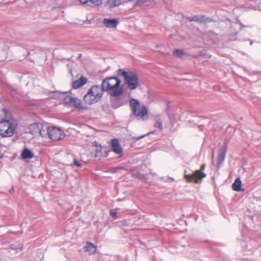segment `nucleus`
Here are the masks:
<instances>
[{"instance_id":"f257e3e1","label":"nucleus","mask_w":261,"mask_h":261,"mask_svg":"<svg viewBox=\"0 0 261 261\" xmlns=\"http://www.w3.org/2000/svg\"><path fill=\"white\" fill-rule=\"evenodd\" d=\"M118 76H122L124 77V83L126 84L127 88L133 90L136 89L139 85V77L138 74L132 71H126L123 69L118 70Z\"/></svg>"},{"instance_id":"f03ea898","label":"nucleus","mask_w":261,"mask_h":261,"mask_svg":"<svg viewBox=\"0 0 261 261\" xmlns=\"http://www.w3.org/2000/svg\"><path fill=\"white\" fill-rule=\"evenodd\" d=\"M103 92L99 86L94 85L88 90L83 97V101L86 105H92L98 102L101 98Z\"/></svg>"},{"instance_id":"7ed1b4c3","label":"nucleus","mask_w":261,"mask_h":261,"mask_svg":"<svg viewBox=\"0 0 261 261\" xmlns=\"http://www.w3.org/2000/svg\"><path fill=\"white\" fill-rule=\"evenodd\" d=\"M129 105L133 114L138 119L145 120V117L147 118V109L145 105H141L139 100L132 98L130 100Z\"/></svg>"},{"instance_id":"20e7f679","label":"nucleus","mask_w":261,"mask_h":261,"mask_svg":"<svg viewBox=\"0 0 261 261\" xmlns=\"http://www.w3.org/2000/svg\"><path fill=\"white\" fill-rule=\"evenodd\" d=\"M16 123L13 120H4L0 122V135L3 137H11L15 132Z\"/></svg>"},{"instance_id":"39448f33","label":"nucleus","mask_w":261,"mask_h":261,"mask_svg":"<svg viewBox=\"0 0 261 261\" xmlns=\"http://www.w3.org/2000/svg\"><path fill=\"white\" fill-rule=\"evenodd\" d=\"M121 80H118L115 82V85L109 84L108 86L104 87V89L101 88L102 92H107L110 96H119L123 93V88L121 86Z\"/></svg>"},{"instance_id":"423d86ee","label":"nucleus","mask_w":261,"mask_h":261,"mask_svg":"<svg viewBox=\"0 0 261 261\" xmlns=\"http://www.w3.org/2000/svg\"><path fill=\"white\" fill-rule=\"evenodd\" d=\"M47 133L49 138L54 141L62 140L65 137L64 131L59 127L49 126L47 128Z\"/></svg>"},{"instance_id":"0eeeda50","label":"nucleus","mask_w":261,"mask_h":261,"mask_svg":"<svg viewBox=\"0 0 261 261\" xmlns=\"http://www.w3.org/2000/svg\"><path fill=\"white\" fill-rule=\"evenodd\" d=\"M228 144V141L225 140L222 145L219 148L217 159V167L218 168L221 167L223 165L227 151Z\"/></svg>"},{"instance_id":"6e6552de","label":"nucleus","mask_w":261,"mask_h":261,"mask_svg":"<svg viewBox=\"0 0 261 261\" xmlns=\"http://www.w3.org/2000/svg\"><path fill=\"white\" fill-rule=\"evenodd\" d=\"M110 102L111 106L114 109H117L127 103V101L123 94L119 96H111Z\"/></svg>"},{"instance_id":"1a4fd4ad","label":"nucleus","mask_w":261,"mask_h":261,"mask_svg":"<svg viewBox=\"0 0 261 261\" xmlns=\"http://www.w3.org/2000/svg\"><path fill=\"white\" fill-rule=\"evenodd\" d=\"M187 19L189 21L198 22L200 23H207L214 21L212 18L203 15L189 16Z\"/></svg>"},{"instance_id":"9d476101","label":"nucleus","mask_w":261,"mask_h":261,"mask_svg":"<svg viewBox=\"0 0 261 261\" xmlns=\"http://www.w3.org/2000/svg\"><path fill=\"white\" fill-rule=\"evenodd\" d=\"M205 165L202 164L200 170L195 171L193 174L185 175L186 179H202L205 177L206 174L203 172Z\"/></svg>"},{"instance_id":"9b49d317","label":"nucleus","mask_w":261,"mask_h":261,"mask_svg":"<svg viewBox=\"0 0 261 261\" xmlns=\"http://www.w3.org/2000/svg\"><path fill=\"white\" fill-rule=\"evenodd\" d=\"M86 105L83 103L81 99L77 97H73L71 106L77 110L86 111L88 109V107Z\"/></svg>"},{"instance_id":"f8f14e48","label":"nucleus","mask_w":261,"mask_h":261,"mask_svg":"<svg viewBox=\"0 0 261 261\" xmlns=\"http://www.w3.org/2000/svg\"><path fill=\"white\" fill-rule=\"evenodd\" d=\"M119 22L116 18H104L103 20V24L105 27L107 28L113 29L116 28L118 25Z\"/></svg>"},{"instance_id":"ddd939ff","label":"nucleus","mask_w":261,"mask_h":261,"mask_svg":"<svg viewBox=\"0 0 261 261\" xmlns=\"http://www.w3.org/2000/svg\"><path fill=\"white\" fill-rule=\"evenodd\" d=\"M118 80L120 79L117 76L106 77L102 80L100 88H102V89H104V87L108 86L109 84H110L111 85H115V82H116Z\"/></svg>"},{"instance_id":"4468645a","label":"nucleus","mask_w":261,"mask_h":261,"mask_svg":"<svg viewBox=\"0 0 261 261\" xmlns=\"http://www.w3.org/2000/svg\"><path fill=\"white\" fill-rule=\"evenodd\" d=\"M88 79L87 77L81 76L79 79L74 81L72 84V87L73 89H76L83 86L87 83Z\"/></svg>"},{"instance_id":"2eb2a0df","label":"nucleus","mask_w":261,"mask_h":261,"mask_svg":"<svg viewBox=\"0 0 261 261\" xmlns=\"http://www.w3.org/2000/svg\"><path fill=\"white\" fill-rule=\"evenodd\" d=\"M43 126L42 123L40 122H35L31 124L29 126V130L32 134H36L38 131H40V129H42Z\"/></svg>"},{"instance_id":"dca6fc26","label":"nucleus","mask_w":261,"mask_h":261,"mask_svg":"<svg viewBox=\"0 0 261 261\" xmlns=\"http://www.w3.org/2000/svg\"><path fill=\"white\" fill-rule=\"evenodd\" d=\"M111 147L113 151L116 154L122 153V148L119 145V141L117 139H113L111 140Z\"/></svg>"},{"instance_id":"f3484780","label":"nucleus","mask_w":261,"mask_h":261,"mask_svg":"<svg viewBox=\"0 0 261 261\" xmlns=\"http://www.w3.org/2000/svg\"><path fill=\"white\" fill-rule=\"evenodd\" d=\"M34 156V152L28 148H24L21 152V158L23 160L31 159Z\"/></svg>"},{"instance_id":"a211bd4d","label":"nucleus","mask_w":261,"mask_h":261,"mask_svg":"<svg viewBox=\"0 0 261 261\" xmlns=\"http://www.w3.org/2000/svg\"><path fill=\"white\" fill-rule=\"evenodd\" d=\"M84 248L85 251L89 252L91 254H94L96 251V247L91 242H87Z\"/></svg>"},{"instance_id":"6ab92c4d","label":"nucleus","mask_w":261,"mask_h":261,"mask_svg":"<svg viewBox=\"0 0 261 261\" xmlns=\"http://www.w3.org/2000/svg\"><path fill=\"white\" fill-rule=\"evenodd\" d=\"M232 189L237 192L244 191V189L242 188V180H234L232 185Z\"/></svg>"},{"instance_id":"aec40b11","label":"nucleus","mask_w":261,"mask_h":261,"mask_svg":"<svg viewBox=\"0 0 261 261\" xmlns=\"http://www.w3.org/2000/svg\"><path fill=\"white\" fill-rule=\"evenodd\" d=\"M173 55L176 57H178L179 58H183L184 57H185L186 55H188L182 49H176L174 50V51L173 53Z\"/></svg>"},{"instance_id":"412c9836","label":"nucleus","mask_w":261,"mask_h":261,"mask_svg":"<svg viewBox=\"0 0 261 261\" xmlns=\"http://www.w3.org/2000/svg\"><path fill=\"white\" fill-rule=\"evenodd\" d=\"M106 4L107 6L114 8L119 6L121 4V2L120 0H108Z\"/></svg>"},{"instance_id":"4be33fe9","label":"nucleus","mask_w":261,"mask_h":261,"mask_svg":"<svg viewBox=\"0 0 261 261\" xmlns=\"http://www.w3.org/2000/svg\"><path fill=\"white\" fill-rule=\"evenodd\" d=\"M188 252H185V255L187 257H193L195 256L196 252L193 250V248L189 246L188 248Z\"/></svg>"},{"instance_id":"5701e85b","label":"nucleus","mask_w":261,"mask_h":261,"mask_svg":"<svg viewBox=\"0 0 261 261\" xmlns=\"http://www.w3.org/2000/svg\"><path fill=\"white\" fill-rule=\"evenodd\" d=\"M73 98V97L70 96H66L63 98V100L64 103L71 106Z\"/></svg>"},{"instance_id":"b1692460","label":"nucleus","mask_w":261,"mask_h":261,"mask_svg":"<svg viewBox=\"0 0 261 261\" xmlns=\"http://www.w3.org/2000/svg\"><path fill=\"white\" fill-rule=\"evenodd\" d=\"M118 210H119V208H116V209H113L110 210V215L113 218L115 219H117L118 218L117 215V211Z\"/></svg>"},{"instance_id":"393cba45","label":"nucleus","mask_w":261,"mask_h":261,"mask_svg":"<svg viewBox=\"0 0 261 261\" xmlns=\"http://www.w3.org/2000/svg\"><path fill=\"white\" fill-rule=\"evenodd\" d=\"M102 2V0H88V3H90L95 6L101 5Z\"/></svg>"},{"instance_id":"a878e982","label":"nucleus","mask_w":261,"mask_h":261,"mask_svg":"<svg viewBox=\"0 0 261 261\" xmlns=\"http://www.w3.org/2000/svg\"><path fill=\"white\" fill-rule=\"evenodd\" d=\"M95 146V151L98 153L101 152L102 146L100 144H98L96 142H94Z\"/></svg>"},{"instance_id":"bb28decb","label":"nucleus","mask_w":261,"mask_h":261,"mask_svg":"<svg viewBox=\"0 0 261 261\" xmlns=\"http://www.w3.org/2000/svg\"><path fill=\"white\" fill-rule=\"evenodd\" d=\"M154 126L155 128H159L160 130H162L163 126L160 120H157L154 124Z\"/></svg>"},{"instance_id":"cd10ccee","label":"nucleus","mask_w":261,"mask_h":261,"mask_svg":"<svg viewBox=\"0 0 261 261\" xmlns=\"http://www.w3.org/2000/svg\"><path fill=\"white\" fill-rule=\"evenodd\" d=\"M237 39V33L230 34L228 36V39L229 41H235Z\"/></svg>"},{"instance_id":"c85d7f7f","label":"nucleus","mask_w":261,"mask_h":261,"mask_svg":"<svg viewBox=\"0 0 261 261\" xmlns=\"http://www.w3.org/2000/svg\"><path fill=\"white\" fill-rule=\"evenodd\" d=\"M154 132H155V130L152 131V132H150L147 133L146 135H142V136H139V137H134V139H135V140L137 141V140H139L143 138L144 137L146 136V135H149L150 134L154 133Z\"/></svg>"},{"instance_id":"c756f323","label":"nucleus","mask_w":261,"mask_h":261,"mask_svg":"<svg viewBox=\"0 0 261 261\" xmlns=\"http://www.w3.org/2000/svg\"><path fill=\"white\" fill-rule=\"evenodd\" d=\"M166 112H169L170 111V100H167L166 102Z\"/></svg>"},{"instance_id":"7c9ffc66","label":"nucleus","mask_w":261,"mask_h":261,"mask_svg":"<svg viewBox=\"0 0 261 261\" xmlns=\"http://www.w3.org/2000/svg\"><path fill=\"white\" fill-rule=\"evenodd\" d=\"M40 136H41L42 137H44L45 136V130L43 129V128L42 129H40V131H38V133Z\"/></svg>"},{"instance_id":"2f4dec72","label":"nucleus","mask_w":261,"mask_h":261,"mask_svg":"<svg viewBox=\"0 0 261 261\" xmlns=\"http://www.w3.org/2000/svg\"><path fill=\"white\" fill-rule=\"evenodd\" d=\"M74 165L78 167H82V164L75 159L74 160Z\"/></svg>"},{"instance_id":"473e14b6","label":"nucleus","mask_w":261,"mask_h":261,"mask_svg":"<svg viewBox=\"0 0 261 261\" xmlns=\"http://www.w3.org/2000/svg\"><path fill=\"white\" fill-rule=\"evenodd\" d=\"M110 151L109 150H106L105 151V154L103 155V156L107 157L109 155Z\"/></svg>"},{"instance_id":"72a5a7b5","label":"nucleus","mask_w":261,"mask_h":261,"mask_svg":"<svg viewBox=\"0 0 261 261\" xmlns=\"http://www.w3.org/2000/svg\"><path fill=\"white\" fill-rule=\"evenodd\" d=\"M238 22H239V23L241 27V28H243L245 27V25L241 21L238 20Z\"/></svg>"},{"instance_id":"f704fd0d","label":"nucleus","mask_w":261,"mask_h":261,"mask_svg":"<svg viewBox=\"0 0 261 261\" xmlns=\"http://www.w3.org/2000/svg\"><path fill=\"white\" fill-rule=\"evenodd\" d=\"M13 191H14V188H13V187H12L10 189V190H9V192H10V193H13Z\"/></svg>"},{"instance_id":"c9c22d12","label":"nucleus","mask_w":261,"mask_h":261,"mask_svg":"<svg viewBox=\"0 0 261 261\" xmlns=\"http://www.w3.org/2000/svg\"><path fill=\"white\" fill-rule=\"evenodd\" d=\"M235 179H236V180H240V179H241V177H240V176H237V177L235 178Z\"/></svg>"},{"instance_id":"e433bc0d","label":"nucleus","mask_w":261,"mask_h":261,"mask_svg":"<svg viewBox=\"0 0 261 261\" xmlns=\"http://www.w3.org/2000/svg\"><path fill=\"white\" fill-rule=\"evenodd\" d=\"M168 179L172 180V179H173V178H172V177H169V178H168Z\"/></svg>"},{"instance_id":"4c0bfd02","label":"nucleus","mask_w":261,"mask_h":261,"mask_svg":"<svg viewBox=\"0 0 261 261\" xmlns=\"http://www.w3.org/2000/svg\"><path fill=\"white\" fill-rule=\"evenodd\" d=\"M253 42L252 41H250V45H252L253 44Z\"/></svg>"},{"instance_id":"58836bf2","label":"nucleus","mask_w":261,"mask_h":261,"mask_svg":"<svg viewBox=\"0 0 261 261\" xmlns=\"http://www.w3.org/2000/svg\"><path fill=\"white\" fill-rule=\"evenodd\" d=\"M230 128V129H232V128H230V127H229V128H227V129H226V131H227V130H228V129H229Z\"/></svg>"},{"instance_id":"ea45409f","label":"nucleus","mask_w":261,"mask_h":261,"mask_svg":"<svg viewBox=\"0 0 261 261\" xmlns=\"http://www.w3.org/2000/svg\"><path fill=\"white\" fill-rule=\"evenodd\" d=\"M195 181H196V183H198V182H199L198 181H199V180H195Z\"/></svg>"},{"instance_id":"a19ab883","label":"nucleus","mask_w":261,"mask_h":261,"mask_svg":"<svg viewBox=\"0 0 261 261\" xmlns=\"http://www.w3.org/2000/svg\"><path fill=\"white\" fill-rule=\"evenodd\" d=\"M242 170L244 171V169L243 168V167H242Z\"/></svg>"},{"instance_id":"79ce46f5","label":"nucleus","mask_w":261,"mask_h":261,"mask_svg":"<svg viewBox=\"0 0 261 261\" xmlns=\"http://www.w3.org/2000/svg\"><path fill=\"white\" fill-rule=\"evenodd\" d=\"M133 0H128V1H132Z\"/></svg>"},{"instance_id":"37998d69","label":"nucleus","mask_w":261,"mask_h":261,"mask_svg":"<svg viewBox=\"0 0 261 261\" xmlns=\"http://www.w3.org/2000/svg\"><path fill=\"white\" fill-rule=\"evenodd\" d=\"M2 156H1V155H0V158H2Z\"/></svg>"}]
</instances>
